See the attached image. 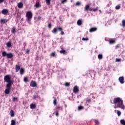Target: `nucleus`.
I'll return each instance as SVG.
<instances>
[{
    "mask_svg": "<svg viewBox=\"0 0 125 125\" xmlns=\"http://www.w3.org/2000/svg\"><path fill=\"white\" fill-rule=\"evenodd\" d=\"M110 43H115V40H111L109 41Z\"/></svg>",
    "mask_w": 125,
    "mask_h": 125,
    "instance_id": "36",
    "label": "nucleus"
},
{
    "mask_svg": "<svg viewBox=\"0 0 125 125\" xmlns=\"http://www.w3.org/2000/svg\"><path fill=\"white\" fill-rule=\"evenodd\" d=\"M89 6H90V5H86L84 7V11H87L89 9Z\"/></svg>",
    "mask_w": 125,
    "mask_h": 125,
    "instance_id": "11",
    "label": "nucleus"
},
{
    "mask_svg": "<svg viewBox=\"0 0 125 125\" xmlns=\"http://www.w3.org/2000/svg\"><path fill=\"white\" fill-rule=\"evenodd\" d=\"M24 69L21 68V70H20L21 75H23L24 74Z\"/></svg>",
    "mask_w": 125,
    "mask_h": 125,
    "instance_id": "22",
    "label": "nucleus"
},
{
    "mask_svg": "<svg viewBox=\"0 0 125 125\" xmlns=\"http://www.w3.org/2000/svg\"><path fill=\"white\" fill-rule=\"evenodd\" d=\"M18 7H19V8H23V3L19 2L18 4Z\"/></svg>",
    "mask_w": 125,
    "mask_h": 125,
    "instance_id": "10",
    "label": "nucleus"
},
{
    "mask_svg": "<svg viewBox=\"0 0 125 125\" xmlns=\"http://www.w3.org/2000/svg\"><path fill=\"white\" fill-rule=\"evenodd\" d=\"M56 109H57H57H60V106L58 105V106H57V107H56Z\"/></svg>",
    "mask_w": 125,
    "mask_h": 125,
    "instance_id": "51",
    "label": "nucleus"
},
{
    "mask_svg": "<svg viewBox=\"0 0 125 125\" xmlns=\"http://www.w3.org/2000/svg\"><path fill=\"white\" fill-rule=\"evenodd\" d=\"M57 31H60V32H61L63 29L61 27L59 26L57 27Z\"/></svg>",
    "mask_w": 125,
    "mask_h": 125,
    "instance_id": "25",
    "label": "nucleus"
},
{
    "mask_svg": "<svg viewBox=\"0 0 125 125\" xmlns=\"http://www.w3.org/2000/svg\"><path fill=\"white\" fill-rule=\"evenodd\" d=\"M120 123H121V125H125V120H121L120 121Z\"/></svg>",
    "mask_w": 125,
    "mask_h": 125,
    "instance_id": "23",
    "label": "nucleus"
},
{
    "mask_svg": "<svg viewBox=\"0 0 125 125\" xmlns=\"http://www.w3.org/2000/svg\"><path fill=\"white\" fill-rule=\"evenodd\" d=\"M11 32L12 33V34H15V33H16V29L15 27H14L12 28Z\"/></svg>",
    "mask_w": 125,
    "mask_h": 125,
    "instance_id": "15",
    "label": "nucleus"
},
{
    "mask_svg": "<svg viewBox=\"0 0 125 125\" xmlns=\"http://www.w3.org/2000/svg\"><path fill=\"white\" fill-rule=\"evenodd\" d=\"M33 97H34V98H37V96H36V95H34V96H33Z\"/></svg>",
    "mask_w": 125,
    "mask_h": 125,
    "instance_id": "54",
    "label": "nucleus"
},
{
    "mask_svg": "<svg viewBox=\"0 0 125 125\" xmlns=\"http://www.w3.org/2000/svg\"><path fill=\"white\" fill-rule=\"evenodd\" d=\"M120 8H121V6L120 5H117L115 7V9H116V10H118L120 9Z\"/></svg>",
    "mask_w": 125,
    "mask_h": 125,
    "instance_id": "29",
    "label": "nucleus"
},
{
    "mask_svg": "<svg viewBox=\"0 0 125 125\" xmlns=\"http://www.w3.org/2000/svg\"><path fill=\"white\" fill-rule=\"evenodd\" d=\"M30 52V50L29 49H27L26 51V53H29Z\"/></svg>",
    "mask_w": 125,
    "mask_h": 125,
    "instance_id": "49",
    "label": "nucleus"
},
{
    "mask_svg": "<svg viewBox=\"0 0 125 125\" xmlns=\"http://www.w3.org/2000/svg\"><path fill=\"white\" fill-rule=\"evenodd\" d=\"M51 56L54 57L55 56V53L54 52L51 53Z\"/></svg>",
    "mask_w": 125,
    "mask_h": 125,
    "instance_id": "40",
    "label": "nucleus"
},
{
    "mask_svg": "<svg viewBox=\"0 0 125 125\" xmlns=\"http://www.w3.org/2000/svg\"><path fill=\"white\" fill-rule=\"evenodd\" d=\"M30 108L31 109H35L36 108V104H30Z\"/></svg>",
    "mask_w": 125,
    "mask_h": 125,
    "instance_id": "16",
    "label": "nucleus"
},
{
    "mask_svg": "<svg viewBox=\"0 0 125 125\" xmlns=\"http://www.w3.org/2000/svg\"><path fill=\"white\" fill-rule=\"evenodd\" d=\"M11 86L9 84H6L7 88L4 91V93L5 94H9V92H10V89L11 88Z\"/></svg>",
    "mask_w": 125,
    "mask_h": 125,
    "instance_id": "5",
    "label": "nucleus"
},
{
    "mask_svg": "<svg viewBox=\"0 0 125 125\" xmlns=\"http://www.w3.org/2000/svg\"><path fill=\"white\" fill-rule=\"evenodd\" d=\"M89 11H93V9H92L91 8H89Z\"/></svg>",
    "mask_w": 125,
    "mask_h": 125,
    "instance_id": "46",
    "label": "nucleus"
},
{
    "mask_svg": "<svg viewBox=\"0 0 125 125\" xmlns=\"http://www.w3.org/2000/svg\"><path fill=\"white\" fill-rule=\"evenodd\" d=\"M75 5L76 6H79V5H81V2H80V1L77 2Z\"/></svg>",
    "mask_w": 125,
    "mask_h": 125,
    "instance_id": "32",
    "label": "nucleus"
},
{
    "mask_svg": "<svg viewBox=\"0 0 125 125\" xmlns=\"http://www.w3.org/2000/svg\"><path fill=\"white\" fill-rule=\"evenodd\" d=\"M1 13L4 15H6V14H7V13H8V11L7 10V9H3L2 10Z\"/></svg>",
    "mask_w": 125,
    "mask_h": 125,
    "instance_id": "9",
    "label": "nucleus"
},
{
    "mask_svg": "<svg viewBox=\"0 0 125 125\" xmlns=\"http://www.w3.org/2000/svg\"><path fill=\"white\" fill-rule=\"evenodd\" d=\"M56 102H57L56 99H55L54 101H53V104L54 105H56V104H57Z\"/></svg>",
    "mask_w": 125,
    "mask_h": 125,
    "instance_id": "42",
    "label": "nucleus"
},
{
    "mask_svg": "<svg viewBox=\"0 0 125 125\" xmlns=\"http://www.w3.org/2000/svg\"><path fill=\"white\" fill-rule=\"evenodd\" d=\"M122 61V59H116V62H121V61Z\"/></svg>",
    "mask_w": 125,
    "mask_h": 125,
    "instance_id": "38",
    "label": "nucleus"
},
{
    "mask_svg": "<svg viewBox=\"0 0 125 125\" xmlns=\"http://www.w3.org/2000/svg\"><path fill=\"white\" fill-rule=\"evenodd\" d=\"M15 69H16V73H17L18 72H19V70H20V66L18 65H16V68H15Z\"/></svg>",
    "mask_w": 125,
    "mask_h": 125,
    "instance_id": "13",
    "label": "nucleus"
},
{
    "mask_svg": "<svg viewBox=\"0 0 125 125\" xmlns=\"http://www.w3.org/2000/svg\"><path fill=\"white\" fill-rule=\"evenodd\" d=\"M26 21L29 24H31V21L32 20V18H33V14L31 11H28L26 13Z\"/></svg>",
    "mask_w": 125,
    "mask_h": 125,
    "instance_id": "3",
    "label": "nucleus"
},
{
    "mask_svg": "<svg viewBox=\"0 0 125 125\" xmlns=\"http://www.w3.org/2000/svg\"><path fill=\"white\" fill-rule=\"evenodd\" d=\"M30 86H32V87H37V83L34 81H32L30 83Z\"/></svg>",
    "mask_w": 125,
    "mask_h": 125,
    "instance_id": "7",
    "label": "nucleus"
},
{
    "mask_svg": "<svg viewBox=\"0 0 125 125\" xmlns=\"http://www.w3.org/2000/svg\"><path fill=\"white\" fill-rule=\"evenodd\" d=\"M65 86H70V83H66L65 84Z\"/></svg>",
    "mask_w": 125,
    "mask_h": 125,
    "instance_id": "41",
    "label": "nucleus"
},
{
    "mask_svg": "<svg viewBox=\"0 0 125 125\" xmlns=\"http://www.w3.org/2000/svg\"><path fill=\"white\" fill-rule=\"evenodd\" d=\"M82 41H88V38H83L82 39Z\"/></svg>",
    "mask_w": 125,
    "mask_h": 125,
    "instance_id": "43",
    "label": "nucleus"
},
{
    "mask_svg": "<svg viewBox=\"0 0 125 125\" xmlns=\"http://www.w3.org/2000/svg\"><path fill=\"white\" fill-rule=\"evenodd\" d=\"M2 55L3 57H5V56H6L7 58H8V59H10L11 58H12V57H13V54H12V53H7L5 51H3V52H2Z\"/></svg>",
    "mask_w": 125,
    "mask_h": 125,
    "instance_id": "4",
    "label": "nucleus"
},
{
    "mask_svg": "<svg viewBox=\"0 0 125 125\" xmlns=\"http://www.w3.org/2000/svg\"><path fill=\"white\" fill-rule=\"evenodd\" d=\"M40 6H41V4H40L39 2H37L34 5V7H36V8H39Z\"/></svg>",
    "mask_w": 125,
    "mask_h": 125,
    "instance_id": "14",
    "label": "nucleus"
},
{
    "mask_svg": "<svg viewBox=\"0 0 125 125\" xmlns=\"http://www.w3.org/2000/svg\"><path fill=\"white\" fill-rule=\"evenodd\" d=\"M83 106L80 105L78 106V110H83Z\"/></svg>",
    "mask_w": 125,
    "mask_h": 125,
    "instance_id": "27",
    "label": "nucleus"
},
{
    "mask_svg": "<svg viewBox=\"0 0 125 125\" xmlns=\"http://www.w3.org/2000/svg\"><path fill=\"white\" fill-rule=\"evenodd\" d=\"M95 123L96 124V125H99V121H98V120H95Z\"/></svg>",
    "mask_w": 125,
    "mask_h": 125,
    "instance_id": "35",
    "label": "nucleus"
},
{
    "mask_svg": "<svg viewBox=\"0 0 125 125\" xmlns=\"http://www.w3.org/2000/svg\"><path fill=\"white\" fill-rule=\"evenodd\" d=\"M97 28L93 27L90 29L89 32H90V33H92V32H95V31H97Z\"/></svg>",
    "mask_w": 125,
    "mask_h": 125,
    "instance_id": "12",
    "label": "nucleus"
},
{
    "mask_svg": "<svg viewBox=\"0 0 125 125\" xmlns=\"http://www.w3.org/2000/svg\"><path fill=\"white\" fill-rule=\"evenodd\" d=\"M82 23V21H81L80 20H79L77 21V25H78V26H81Z\"/></svg>",
    "mask_w": 125,
    "mask_h": 125,
    "instance_id": "20",
    "label": "nucleus"
},
{
    "mask_svg": "<svg viewBox=\"0 0 125 125\" xmlns=\"http://www.w3.org/2000/svg\"><path fill=\"white\" fill-rule=\"evenodd\" d=\"M116 48H118V47H119V45H116Z\"/></svg>",
    "mask_w": 125,
    "mask_h": 125,
    "instance_id": "55",
    "label": "nucleus"
},
{
    "mask_svg": "<svg viewBox=\"0 0 125 125\" xmlns=\"http://www.w3.org/2000/svg\"><path fill=\"white\" fill-rule=\"evenodd\" d=\"M113 103L115 104L114 108H121V109H125V105H124V101L121 98H116L114 99Z\"/></svg>",
    "mask_w": 125,
    "mask_h": 125,
    "instance_id": "1",
    "label": "nucleus"
},
{
    "mask_svg": "<svg viewBox=\"0 0 125 125\" xmlns=\"http://www.w3.org/2000/svg\"><path fill=\"white\" fill-rule=\"evenodd\" d=\"M97 10H98V7H96V8L93 9V11H94V12L95 11H97Z\"/></svg>",
    "mask_w": 125,
    "mask_h": 125,
    "instance_id": "39",
    "label": "nucleus"
},
{
    "mask_svg": "<svg viewBox=\"0 0 125 125\" xmlns=\"http://www.w3.org/2000/svg\"><path fill=\"white\" fill-rule=\"evenodd\" d=\"M65 108H67V105H65Z\"/></svg>",
    "mask_w": 125,
    "mask_h": 125,
    "instance_id": "56",
    "label": "nucleus"
},
{
    "mask_svg": "<svg viewBox=\"0 0 125 125\" xmlns=\"http://www.w3.org/2000/svg\"><path fill=\"white\" fill-rule=\"evenodd\" d=\"M73 91L74 93H78V92H79V87H78V86L74 87Z\"/></svg>",
    "mask_w": 125,
    "mask_h": 125,
    "instance_id": "8",
    "label": "nucleus"
},
{
    "mask_svg": "<svg viewBox=\"0 0 125 125\" xmlns=\"http://www.w3.org/2000/svg\"><path fill=\"white\" fill-rule=\"evenodd\" d=\"M41 19H42V17H38V20H41Z\"/></svg>",
    "mask_w": 125,
    "mask_h": 125,
    "instance_id": "52",
    "label": "nucleus"
},
{
    "mask_svg": "<svg viewBox=\"0 0 125 125\" xmlns=\"http://www.w3.org/2000/svg\"><path fill=\"white\" fill-rule=\"evenodd\" d=\"M23 81H24V83H27V82H28V78L24 77L23 79Z\"/></svg>",
    "mask_w": 125,
    "mask_h": 125,
    "instance_id": "31",
    "label": "nucleus"
},
{
    "mask_svg": "<svg viewBox=\"0 0 125 125\" xmlns=\"http://www.w3.org/2000/svg\"><path fill=\"white\" fill-rule=\"evenodd\" d=\"M52 32L53 34H56V33H57V28H54L53 30L52 31Z\"/></svg>",
    "mask_w": 125,
    "mask_h": 125,
    "instance_id": "18",
    "label": "nucleus"
},
{
    "mask_svg": "<svg viewBox=\"0 0 125 125\" xmlns=\"http://www.w3.org/2000/svg\"><path fill=\"white\" fill-rule=\"evenodd\" d=\"M50 0H46V2L47 5H49V4H50Z\"/></svg>",
    "mask_w": 125,
    "mask_h": 125,
    "instance_id": "28",
    "label": "nucleus"
},
{
    "mask_svg": "<svg viewBox=\"0 0 125 125\" xmlns=\"http://www.w3.org/2000/svg\"><path fill=\"white\" fill-rule=\"evenodd\" d=\"M4 81L6 83H7V84H9V85H12V83L13 81L11 80V77L10 75H7L4 76Z\"/></svg>",
    "mask_w": 125,
    "mask_h": 125,
    "instance_id": "2",
    "label": "nucleus"
},
{
    "mask_svg": "<svg viewBox=\"0 0 125 125\" xmlns=\"http://www.w3.org/2000/svg\"><path fill=\"white\" fill-rule=\"evenodd\" d=\"M16 125L15 121H14V120H12V121H11V125Z\"/></svg>",
    "mask_w": 125,
    "mask_h": 125,
    "instance_id": "33",
    "label": "nucleus"
},
{
    "mask_svg": "<svg viewBox=\"0 0 125 125\" xmlns=\"http://www.w3.org/2000/svg\"><path fill=\"white\" fill-rule=\"evenodd\" d=\"M122 26L123 27H125V20H123L122 21Z\"/></svg>",
    "mask_w": 125,
    "mask_h": 125,
    "instance_id": "30",
    "label": "nucleus"
},
{
    "mask_svg": "<svg viewBox=\"0 0 125 125\" xmlns=\"http://www.w3.org/2000/svg\"><path fill=\"white\" fill-rule=\"evenodd\" d=\"M89 102H90V99H87V100H86V103H89Z\"/></svg>",
    "mask_w": 125,
    "mask_h": 125,
    "instance_id": "47",
    "label": "nucleus"
},
{
    "mask_svg": "<svg viewBox=\"0 0 125 125\" xmlns=\"http://www.w3.org/2000/svg\"><path fill=\"white\" fill-rule=\"evenodd\" d=\"M48 27V28H51V24L49 23Z\"/></svg>",
    "mask_w": 125,
    "mask_h": 125,
    "instance_id": "48",
    "label": "nucleus"
},
{
    "mask_svg": "<svg viewBox=\"0 0 125 125\" xmlns=\"http://www.w3.org/2000/svg\"><path fill=\"white\" fill-rule=\"evenodd\" d=\"M60 52V53L64 54V53H65L66 51H65V50H61Z\"/></svg>",
    "mask_w": 125,
    "mask_h": 125,
    "instance_id": "37",
    "label": "nucleus"
},
{
    "mask_svg": "<svg viewBox=\"0 0 125 125\" xmlns=\"http://www.w3.org/2000/svg\"><path fill=\"white\" fill-rule=\"evenodd\" d=\"M7 47H11V42H8L6 43Z\"/></svg>",
    "mask_w": 125,
    "mask_h": 125,
    "instance_id": "19",
    "label": "nucleus"
},
{
    "mask_svg": "<svg viewBox=\"0 0 125 125\" xmlns=\"http://www.w3.org/2000/svg\"><path fill=\"white\" fill-rule=\"evenodd\" d=\"M4 0H0V3H1V2H3Z\"/></svg>",
    "mask_w": 125,
    "mask_h": 125,
    "instance_id": "53",
    "label": "nucleus"
},
{
    "mask_svg": "<svg viewBox=\"0 0 125 125\" xmlns=\"http://www.w3.org/2000/svg\"><path fill=\"white\" fill-rule=\"evenodd\" d=\"M56 116L57 117H58V116H59L58 111H56Z\"/></svg>",
    "mask_w": 125,
    "mask_h": 125,
    "instance_id": "45",
    "label": "nucleus"
},
{
    "mask_svg": "<svg viewBox=\"0 0 125 125\" xmlns=\"http://www.w3.org/2000/svg\"><path fill=\"white\" fill-rule=\"evenodd\" d=\"M13 102H15V101H18V98L17 97H14L12 99Z\"/></svg>",
    "mask_w": 125,
    "mask_h": 125,
    "instance_id": "26",
    "label": "nucleus"
},
{
    "mask_svg": "<svg viewBox=\"0 0 125 125\" xmlns=\"http://www.w3.org/2000/svg\"><path fill=\"white\" fill-rule=\"evenodd\" d=\"M119 81L120 83H121L122 84H124L125 83V78H124V77L122 76V77H120L119 78Z\"/></svg>",
    "mask_w": 125,
    "mask_h": 125,
    "instance_id": "6",
    "label": "nucleus"
},
{
    "mask_svg": "<svg viewBox=\"0 0 125 125\" xmlns=\"http://www.w3.org/2000/svg\"><path fill=\"white\" fill-rule=\"evenodd\" d=\"M10 116L11 117H14V111L12 110L10 111Z\"/></svg>",
    "mask_w": 125,
    "mask_h": 125,
    "instance_id": "21",
    "label": "nucleus"
},
{
    "mask_svg": "<svg viewBox=\"0 0 125 125\" xmlns=\"http://www.w3.org/2000/svg\"><path fill=\"white\" fill-rule=\"evenodd\" d=\"M108 13H110V12Z\"/></svg>",
    "mask_w": 125,
    "mask_h": 125,
    "instance_id": "57",
    "label": "nucleus"
},
{
    "mask_svg": "<svg viewBox=\"0 0 125 125\" xmlns=\"http://www.w3.org/2000/svg\"><path fill=\"white\" fill-rule=\"evenodd\" d=\"M61 35H64V31H62V32L61 33Z\"/></svg>",
    "mask_w": 125,
    "mask_h": 125,
    "instance_id": "50",
    "label": "nucleus"
},
{
    "mask_svg": "<svg viewBox=\"0 0 125 125\" xmlns=\"http://www.w3.org/2000/svg\"><path fill=\"white\" fill-rule=\"evenodd\" d=\"M98 58L99 59L101 60L102 58H103V56L102 54H99L98 56Z\"/></svg>",
    "mask_w": 125,
    "mask_h": 125,
    "instance_id": "24",
    "label": "nucleus"
},
{
    "mask_svg": "<svg viewBox=\"0 0 125 125\" xmlns=\"http://www.w3.org/2000/svg\"><path fill=\"white\" fill-rule=\"evenodd\" d=\"M8 20L6 19L1 20L0 23H6Z\"/></svg>",
    "mask_w": 125,
    "mask_h": 125,
    "instance_id": "17",
    "label": "nucleus"
},
{
    "mask_svg": "<svg viewBox=\"0 0 125 125\" xmlns=\"http://www.w3.org/2000/svg\"><path fill=\"white\" fill-rule=\"evenodd\" d=\"M117 114L118 116V117H120V116H121V111H120V110H117Z\"/></svg>",
    "mask_w": 125,
    "mask_h": 125,
    "instance_id": "34",
    "label": "nucleus"
},
{
    "mask_svg": "<svg viewBox=\"0 0 125 125\" xmlns=\"http://www.w3.org/2000/svg\"><path fill=\"white\" fill-rule=\"evenodd\" d=\"M67 1V0H62V3H65Z\"/></svg>",
    "mask_w": 125,
    "mask_h": 125,
    "instance_id": "44",
    "label": "nucleus"
}]
</instances>
